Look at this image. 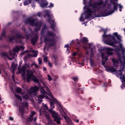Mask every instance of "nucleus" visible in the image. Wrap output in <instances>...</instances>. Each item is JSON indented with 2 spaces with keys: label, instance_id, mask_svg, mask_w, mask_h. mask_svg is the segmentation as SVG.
<instances>
[{
  "label": "nucleus",
  "instance_id": "nucleus-1",
  "mask_svg": "<svg viewBox=\"0 0 125 125\" xmlns=\"http://www.w3.org/2000/svg\"><path fill=\"white\" fill-rule=\"evenodd\" d=\"M83 1L85 6L83 7L84 13L82 14L80 18L81 22H83L85 19H89L92 14L96 13L98 10V6L95 4L96 2L92 3V0H83Z\"/></svg>",
  "mask_w": 125,
  "mask_h": 125
},
{
  "label": "nucleus",
  "instance_id": "nucleus-2",
  "mask_svg": "<svg viewBox=\"0 0 125 125\" xmlns=\"http://www.w3.org/2000/svg\"><path fill=\"white\" fill-rule=\"evenodd\" d=\"M46 36L52 38L51 39L47 38V37L44 38V42H45L44 49L45 48L49 49L50 47H52V46H54V45H55L56 40L54 39V37H56V35L53 32L48 31H47Z\"/></svg>",
  "mask_w": 125,
  "mask_h": 125
},
{
  "label": "nucleus",
  "instance_id": "nucleus-3",
  "mask_svg": "<svg viewBox=\"0 0 125 125\" xmlns=\"http://www.w3.org/2000/svg\"><path fill=\"white\" fill-rule=\"evenodd\" d=\"M24 23L26 25L30 24L32 27H36L34 28V32H36V33H38L39 30H41V27H42V23L38 21V19H31V18H29L24 21Z\"/></svg>",
  "mask_w": 125,
  "mask_h": 125
},
{
  "label": "nucleus",
  "instance_id": "nucleus-4",
  "mask_svg": "<svg viewBox=\"0 0 125 125\" xmlns=\"http://www.w3.org/2000/svg\"><path fill=\"white\" fill-rule=\"evenodd\" d=\"M52 99H50V101L49 102L50 103V106L51 107V108L50 110H52V111H53V109H54L55 105L54 103H56V104H58L59 107L61 108V109H63V105L61 104V103L59 102V101H57V99L54 98L53 97V95H52V94H50L49 95Z\"/></svg>",
  "mask_w": 125,
  "mask_h": 125
},
{
  "label": "nucleus",
  "instance_id": "nucleus-5",
  "mask_svg": "<svg viewBox=\"0 0 125 125\" xmlns=\"http://www.w3.org/2000/svg\"><path fill=\"white\" fill-rule=\"evenodd\" d=\"M118 41L114 36L111 35L107 40L105 41L104 43L107 45H111L115 48H118V46L115 45V43H118Z\"/></svg>",
  "mask_w": 125,
  "mask_h": 125
},
{
  "label": "nucleus",
  "instance_id": "nucleus-6",
  "mask_svg": "<svg viewBox=\"0 0 125 125\" xmlns=\"http://www.w3.org/2000/svg\"><path fill=\"white\" fill-rule=\"evenodd\" d=\"M45 16H47V17H48V21L49 22L50 24V26L52 30H53L54 32H55V26H56V23H55V21L54 20H51V16H50V14H49V12L48 11H47L45 13Z\"/></svg>",
  "mask_w": 125,
  "mask_h": 125
},
{
  "label": "nucleus",
  "instance_id": "nucleus-7",
  "mask_svg": "<svg viewBox=\"0 0 125 125\" xmlns=\"http://www.w3.org/2000/svg\"><path fill=\"white\" fill-rule=\"evenodd\" d=\"M110 3L113 4V10H112L109 13H105L103 16L105 17V16H108V15H110V14H112L115 12V11H117L118 10V3L115 2V0H109Z\"/></svg>",
  "mask_w": 125,
  "mask_h": 125
},
{
  "label": "nucleus",
  "instance_id": "nucleus-8",
  "mask_svg": "<svg viewBox=\"0 0 125 125\" xmlns=\"http://www.w3.org/2000/svg\"><path fill=\"white\" fill-rule=\"evenodd\" d=\"M102 31L104 32V34L103 35V41L105 43V41H107V40H108L109 38V37H110L112 35H111L110 34L109 35L106 34L108 32V30L107 29H104L102 28Z\"/></svg>",
  "mask_w": 125,
  "mask_h": 125
},
{
  "label": "nucleus",
  "instance_id": "nucleus-9",
  "mask_svg": "<svg viewBox=\"0 0 125 125\" xmlns=\"http://www.w3.org/2000/svg\"><path fill=\"white\" fill-rule=\"evenodd\" d=\"M26 79H37V77L34 75V72L29 69L26 71Z\"/></svg>",
  "mask_w": 125,
  "mask_h": 125
},
{
  "label": "nucleus",
  "instance_id": "nucleus-10",
  "mask_svg": "<svg viewBox=\"0 0 125 125\" xmlns=\"http://www.w3.org/2000/svg\"><path fill=\"white\" fill-rule=\"evenodd\" d=\"M19 74H21V77H24L26 75V66L23 65L21 67H19L18 68Z\"/></svg>",
  "mask_w": 125,
  "mask_h": 125
},
{
  "label": "nucleus",
  "instance_id": "nucleus-11",
  "mask_svg": "<svg viewBox=\"0 0 125 125\" xmlns=\"http://www.w3.org/2000/svg\"><path fill=\"white\" fill-rule=\"evenodd\" d=\"M39 40V36L37 34H35V37H32L30 40V42H31V43H32L33 45H35L36 44V42H38Z\"/></svg>",
  "mask_w": 125,
  "mask_h": 125
},
{
  "label": "nucleus",
  "instance_id": "nucleus-12",
  "mask_svg": "<svg viewBox=\"0 0 125 125\" xmlns=\"http://www.w3.org/2000/svg\"><path fill=\"white\" fill-rule=\"evenodd\" d=\"M123 69L118 71L117 72V73L116 74V75L117 77H118V78H119V77H120V79H125V75H123Z\"/></svg>",
  "mask_w": 125,
  "mask_h": 125
},
{
  "label": "nucleus",
  "instance_id": "nucleus-13",
  "mask_svg": "<svg viewBox=\"0 0 125 125\" xmlns=\"http://www.w3.org/2000/svg\"><path fill=\"white\" fill-rule=\"evenodd\" d=\"M25 47H24L23 46H20L19 47L16 46L13 49L14 52H16L17 53H18L21 49L22 50H23L24 49Z\"/></svg>",
  "mask_w": 125,
  "mask_h": 125
},
{
  "label": "nucleus",
  "instance_id": "nucleus-14",
  "mask_svg": "<svg viewBox=\"0 0 125 125\" xmlns=\"http://www.w3.org/2000/svg\"><path fill=\"white\" fill-rule=\"evenodd\" d=\"M114 51H115V52H116V53L117 54V56L118 57V60H119V61L121 62L122 61V57L121 56V52H120V51H121L120 49H118V48H115Z\"/></svg>",
  "mask_w": 125,
  "mask_h": 125
},
{
  "label": "nucleus",
  "instance_id": "nucleus-15",
  "mask_svg": "<svg viewBox=\"0 0 125 125\" xmlns=\"http://www.w3.org/2000/svg\"><path fill=\"white\" fill-rule=\"evenodd\" d=\"M39 91V87L38 86H34L33 87H31L30 88V92L31 93H37Z\"/></svg>",
  "mask_w": 125,
  "mask_h": 125
},
{
  "label": "nucleus",
  "instance_id": "nucleus-16",
  "mask_svg": "<svg viewBox=\"0 0 125 125\" xmlns=\"http://www.w3.org/2000/svg\"><path fill=\"white\" fill-rule=\"evenodd\" d=\"M7 36H6V31H5V29L3 28L2 30V33L1 35L0 36V41H2V38H6Z\"/></svg>",
  "mask_w": 125,
  "mask_h": 125
},
{
  "label": "nucleus",
  "instance_id": "nucleus-17",
  "mask_svg": "<svg viewBox=\"0 0 125 125\" xmlns=\"http://www.w3.org/2000/svg\"><path fill=\"white\" fill-rule=\"evenodd\" d=\"M96 6H98V9H99V7L101 6V5H104V6H106V3H104L103 1H100V2H95V3Z\"/></svg>",
  "mask_w": 125,
  "mask_h": 125
},
{
  "label": "nucleus",
  "instance_id": "nucleus-18",
  "mask_svg": "<svg viewBox=\"0 0 125 125\" xmlns=\"http://www.w3.org/2000/svg\"><path fill=\"white\" fill-rule=\"evenodd\" d=\"M48 111L50 112L51 116L54 118V119L58 116V113L57 112H55V111L52 110V109H49Z\"/></svg>",
  "mask_w": 125,
  "mask_h": 125
},
{
  "label": "nucleus",
  "instance_id": "nucleus-19",
  "mask_svg": "<svg viewBox=\"0 0 125 125\" xmlns=\"http://www.w3.org/2000/svg\"><path fill=\"white\" fill-rule=\"evenodd\" d=\"M107 72H111V73H115L117 72V69L114 68V67H108L106 68Z\"/></svg>",
  "mask_w": 125,
  "mask_h": 125
},
{
  "label": "nucleus",
  "instance_id": "nucleus-20",
  "mask_svg": "<svg viewBox=\"0 0 125 125\" xmlns=\"http://www.w3.org/2000/svg\"><path fill=\"white\" fill-rule=\"evenodd\" d=\"M54 121L55 122H56V123H57L58 125H61V122H60V121H61V118H60V116H59V115L55 117L54 118Z\"/></svg>",
  "mask_w": 125,
  "mask_h": 125
},
{
  "label": "nucleus",
  "instance_id": "nucleus-21",
  "mask_svg": "<svg viewBox=\"0 0 125 125\" xmlns=\"http://www.w3.org/2000/svg\"><path fill=\"white\" fill-rule=\"evenodd\" d=\"M31 80H32L34 83H39L40 84L41 82H40V80H39V79H27V82L30 83L31 82Z\"/></svg>",
  "mask_w": 125,
  "mask_h": 125
},
{
  "label": "nucleus",
  "instance_id": "nucleus-22",
  "mask_svg": "<svg viewBox=\"0 0 125 125\" xmlns=\"http://www.w3.org/2000/svg\"><path fill=\"white\" fill-rule=\"evenodd\" d=\"M36 114H37V113L34 111L31 112V115H30L29 118H28L29 122H32V121L34 120L33 117L35 115H36Z\"/></svg>",
  "mask_w": 125,
  "mask_h": 125
},
{
  "label": "nucleus",
  "instance_id": "nucleus-23",
  "mask_svg": "<svg viewBox=\"0 0 125 125\" xmlns=\"http://www.w3.org/2000/svg\"><path fill=\"white\" fill-rule=\"evenodd\" d=\"M119 48L118 47V49H120V51H121L122 54H125V48L123 47V44L120 43Z\"/></svg>",
  "mask_w": 125,
  "mask_h": 125
},
{
  "label": "nucleus",
  "instance_id": "nucleus-24",
  "mask_svg": "<svg viewBox=\"0 0 125 125\" xmlns=\"http://www.w3.org/2000/svg\"><path fill=\"white\" fill-rule=\"evenodd\" d=\"M106 50L107 54H108V55H110V56H112V55H113V53L111 52L113 51V49L111 48H107Z\"/></svg>",
  "mask_w": 125,
  "mask_h": 125
},
{
  "label": "nucleus",
  "instance_id": "nucleus-25",
  "mask_svg": "<svg viewBox=\"0 0 125 125\" xmlns=\"http://www.w3.org/2000/svg\"><path fill=\"white\" fill-rule=\"evenodd\" d=\"M20 112H21L22 116L24 115V112L25 111V107L24 106L20 107Z\"/></svg>",
  "mask_w": 125,
  "mask_h": 125
},
{
  "label": "nucleus",
  "instance_id": "nucleus-26",
  "mask_svg": "<svg viewBox=\"0 0 125 125\" xmlns=\"http://www.w3.org/2000/svg\"><path fill=\"white\" fill-rule=\"evenodd\" d=\"M81 42L83 43H85V42H88V39L86 38V37H83L81 40Z\"/></svg>",
  "mask_w": 125,
  "mask_h": 125
},
{
  "label": "nucleus",
  "instance_id": "nucleus-27",
  "mask_svg": "<svg viewBox=\"0 0 125 125\" xmlns=\"http://www.w3.org/2000/svg\"><path fill=\"white\" fill-rule=\"evenodd\" d=\"M74 86H75V89H76V90H80V89H81V88H80V87L82 86V85L81 84L74 83Z\"/></svg>",
  "mask_w": 125,
  "mask_h": 125
},
{
  "label": "nucleus",
  "instance_id": "nucleus-28",
  "mask_svg": "<svg viewBox=\"0 0 125 125\" xmlns=\"http://www.w3.org/2000/svg\"><path fill=\"white\" fill-rule=\"evenodd\" d=\"M47 5H48V2H46L45 3H40V6L41 7H42V8L47 7Z\"/></svg>",
  "mask_w": 125,
  "mask_h": 125
},
{
  "label": "nucleus",
  "instance_id": "nucleus-29",
  "mask_svg": "<svg viewBox=\"0 0 125 125\" xmlns=\"http://www.w3.org/2000/svg\"><path fill=\"white\" fill-rule=\"evenodd\" d=\"M16 67H17V64L12 63L11 65V69L13 71V73H14V72H15V70L16 69Z\"/></svg>",
  "mask_w": 125,
  "mask_h": 125
},
{
  "label": "nucleus",
  "instance_id": "nucleus-30",
  "mask_svg": "<svg viewBox=\"0 0 125 125\" xmlns=\"http://www.w3.org/2000/svg\"><path fill=\"white\" fill-rule=\"evenodd\" d=\"M101 55L103 61L106 62L107 60H108V57L105 56V54H104V53H102Z\"/></svg>",
  "mask_w": 125,
  "mask_h": 125
},
{
  "label": "nucleus",
  "instance_id": "nucleus-31",
  "mask_svg": "<svg viewBox=\"0 0 125 125\" xmlns=\"http://www.w3.org/2000/svg\"><path fill=\"white\" fill-rule=\"evenodd\" d=\"M112 36H114L115 38L117 37V39L118 40V41H121V38L122 37H120L117 32L113 33V35Z\"/></svg>",
  "mask_w": 125,
  "mask_h": 125
},
{
  "label": "nucleus",
  "instance_id": "nucleus-32",
  "mask_svg": "<svg viewBox=\"0 0 125 125\" xmlns=\"http://www.w3.org/2000/svg\"><path fill=\"white\" fill-rule=\"evenodd\" d=\"M17 39L19 40H21V39H25V37L22 36L21 34H16V36Z\"/></svg>",
  "mask_w": 125,
  "mask_h": 125
},
{
  "label": "nucleus",
  "instance_id": "nucleus-33",
  "mask_svg": "<svg viewBox=\"0 0 125 125\" xmlns=\"http://www.w3.org/2000/svg\"><path fill=\"white\" fill-rule=\"evenodd\" d=\"M110 83H111V80H108V82H105L104 83L103 86L104 87H107V86H109V85H110Z\"/></svg>",
  "mask_w": 125,
  "mask_h": 125
},
{
  "label": "nucleus",
  "instance_id": "nucleus-34",
  "mask_svg": "<svg viewBox=\"0 0 125 125\" xmlns=\"http://www.w3.org/2000/svg\"><path fill=\"white\" fill-rule=\"evenodd\" d=\"M31 2H32V0H26L24 2L23 4L24 5H29Z\"/></svg>",
  "mask_w": 125,
  "mask_h": 125
},
{
  "label": "nucleus",
  "instance_id": "nucleus-35",
  "mask_svg": "<svg viewBox=\"0 0 125 125\" xmlns=\"http://www.w3.org/2000/svg\"><path fill=\"white\" fill-rule=\"evenodd\" d=\"M19 33H20L19 31L15 29H14L11 31V34H12V35H17V34H19Z\"/></svg>",
  "mask_w": 125,
  "mask_h": 125
},
{
  "label": "nucleus",
  "instance_id": "nucleus-36",
  "mask_svg": "<svg viewBox=\"0 0 125 125\" xmlns=\"http://www.w3.org/2000/svg\"><path fill=\"white\" fill-rule=\"evenodd\" d=\"M15 39H16V37L12 36V37H10L9 38V41L10 42H13V41H14V40H15Z\"/></svg>",
  "mask_w": 125,
  "mask_h": 125
},
{
  "label": "nucleus",
  "instance_id": "nucleus-37",
  "mask_svg": "<svg viewBox=\"0 0 125 125\" xmlns=\"http://www.w3.org/2000/svg\"><path fill=\"white\" fill-rule=\"evenodd\" d=\"M122 85L121 86V88H124L125 87V79H123L122 80Z\"/></svg>",
  "mask_w": 125,
  "mask_h": 125
},
{
  "label": "nucleus",
  "instance_id": "nucleus-38",
  "mask_svg": "<svg viewBox=\"0 0 125 125\" xmlns=\"http://www.w3.org/2000/svg\"><path fill=\"white\" fill-rule=\"evenodd\" d=\"M15 96L17 99H19L21 102H22V98H21L19 95L15 94Z\"/></svg>",
  "mask_w": 125,
  "mask_h": 125
},
{
  "label": "nucleus",
  "instance_id": "nucleus-39",
  "mask_svg": "<svg viewBox=\"0 0 125 125\" xmlns=\"http://www.w3.org/2000/svg\"><path fill=\"white\" fill-rule=\"evenodd\" d=\"M31 37H32V33H29L26 34L25 35V38L26 40H29L30 39V38H31Z\"/></svg>",
  "mask_w": 125,
  "mask_h": 125
},
{
  "label": "nucleus",
  "instance_id": "nucleus-40",
  "mask_svg": "<svg viewBox=\"0 0 125 125\" xmlns=\"http://www.w3.org/2000/svg\"><path fill=\"white\" fill-rule=\"evenodd\" d=\"M0 55L2 57H8V55L7 54H6V53L3 52L2 53H1Z\"/></svg>",
  "mask_w": 125,
  "mask_h": 125
},
{
  "label": "nucleus",
  "instance_id": "nucleus-41",
  "mask_svg": "<svg viewBox=\"0 0 125 125\" xmlns=\"http://www.w3.org/2000/svg\"><path fill=\"white\" fill-rule=\"evenodd\" d=\"M52 58H53L54 59V61H56H56L57 60V59L58 58V56H57V55L53 54Z\"/></svg>",
  "mask_w": 125,
  "mask_h": 125
},
{
  "label": "nucleus",
  "instance_id": "nucleus-42",
  "mask_svg": "<svg viewBox=\"0 0 125 125\" xmlns=\"http://www.w3.org/2000/svg\"><path fill=\"white\" fill-rule=\"evenodd\" d=\"M112 61L114 65H115V64H116V63H118L119 62V61L118 60L114 58L112 59Z\"/></svg>",
  "mask_w": 125,
  "mask_h": 125
},
{
  "label": "nucleus",
  "instance_id": "nucleus-43",
  "mask_svg": "<svg viewBox=\"0 0 125 125\" xmlns=\"http://www.w3.org/2000/svg\"><path fill=\"white\" fill-rule=\"evenodd\" d=\"M89 60L91 66H94V61H93V59H90Z\"/></svg>",
  "mask_w": 125,
  "mask_h": 125
},
{
  "label": "nucleus",
  "instance_id": "nucleus-44",
  "mask_svg": "<svg viewBox=\"0 0 125 125\" xmlns=\"http://www.w3.org/2000/svg\"><path fill=\"white\" fill-rule=\"evenodd\" d=\"M44 98V95L41 94L39 95L38 97V99H43Z\"/></svg>",
  "mask_w": 125,
  "mask_h": 125
},
{
  "label": "nucleus",
  "instance_id": "nucleus-45",
  "mask_svg": "<svg viewBox=\"0 0 125 125\" xmlns=\"http://www.w3.org/2000/svg\"><path fill=\"white\" fill-rule=\"evenodd\" d=\"M38 61L39 65H42V58H39L38 59Z\"/></svg>",
  "mask_w": 125,
  "mask_h": 125
},
{
  "label": "nucleus",
  "instance_id": "nucleus-46",
  "mask_svg": "<svg viewBox=\"0 0 125 125\" xmlns=\"http://www.w3.org/2000/svg\"><path fill=\"white\" fill-rule=\"evenodd\" d=\"M41 93H42V94H45L46 93V91L44 90L43 88H42L41 90Z\"/></svg>",
  "mask_w": 125,
  "mask_h": 125
},
{
  "label": "nucleus",
  "instance_id": "nucleus-47",
  "mask_svg": "<svg viewBox=\"0 0 125 125\" xmlns=\"http://www.w3.org/2000/svg\"><path fill=\"white\" fill-rule=\"evenodd\" d=\"M118 5H119V11L121 12L122 11V9H123V6H122L121 4H117V6Z\"/></svg>",
  "mask_w": 125,
  "mask_h": 125
},
{
  "label": "nucleus",
  "instance_id": "nucleus-48",
  "mask_svg": "<svg viewBox=\"0 0 125 125\" xmlns=\"http://www.w3.org/2000/svg\"><path fill=\"white\" fill-rule=\"evenodd\" d=\"M29 52H35L34 50L30 51L29 50H26V51H24L25 53H29Z\"/></svg>",
  "mask_w": 125,
  "mask_h": 125
},
{
  "label": "nucleus",
  "instance_id": "nucleus-49",
  "mask_svg": "<svg viewBox=\"0 0 125 125\" xmlns=\"http://www.w3.org/2000/svg\"><path fill=\"white\" fill-rule=\"evenodd\" d=\"M23 98H24V99H26V100H27V99H29V97L28 95H24L23 96Z\"/></svg>",
  "mask_w": 125,
  "mask_h": 125
},
{
  "label": "nucleus",
  "instance_id": "nucleus-50",
  "mask_svg": "<svg viewBox=\"0 0 125 125\" xmlns=\"http://www.w3.org/2000/svg\"><path fill=\"white\" fill-rule=\"evenodd\" d=\"M53 6H54V4H53L52 2H51L50 3L49 6L48 7H49V8H51V7H53Z\"/></svg>",
  "mask_w": 125,
  "mask_h": 125
},
{
  "label": "nucleus",
  "instance_id": "nucleus-51",
  "mask_svg": "<svg viewBox=\"0 0 125 125\" xmlns=\"http://www.w3.org/2000/svg\"><path fill=\"white\" fill-rule=\"evenodd\" d=\"M34 54H33V57H37L38 56V52H36L34 51Z\"/></svg>",
  "mask_w": 125,
  "mask_h": 125
},
{
  "label": "nucleus",
  "instance_id": "nucleus-52",
  "mask_svg": "<svg viewBox=\"0 0 125 125\" xmlns=\"http://www.w3.org/2000/svg\"><path fill=\"white\" fill-rule=\"evenodd\" d=\"M105 63H106V61L102 60V65H103V66H104V67H105V68H106V66H105Z\"/></svg>",
  "mask_w": 125,
  "mask_h": 125
},
{
  "label": "nucleus",
  "instance_id": "nucleus-53",
  "mask_svg": "<svg viewBox=\"0 0 125 125\" xmlns=\"http://www.w3.org/2000/svg\"><path fill=\"white\" fill-rule=\"evenodd\" d=\"M46 29V27H44V28H43L42 29V34H44V31H45V29Z\"/></svg>",
  "mask_w": 125,
  "mask_h": 125
},
{
  "label": "nucleus",
  "instance_id": "nucleus-54",
  "mask_svg": "<svg viewBox=\"0 0 125 125\" xmlns=\"http://www.w3.org/2000/svg\"><path fill=\"white\" fill-rule=\"evenodd\" d=\"M93 58V53H91L90 55V59H92Z\"/></svg>",
  "mask_w": 125,
  "mask_h": 125
},
{
  "label": "nucleus",
  "instance_id": "nucleus-55",
  "mask_svg": "<svg viewBox=\"0 0 125 125\" xmlns=\"http://www.w3.org/2000/svg\"><path fill=\"white\" fill-rule=\"evenodd\" d=\"M48 65L51 68H52V63L50 62H48Z\"/></svg>",
  "mask_w": 125,
  "mask_h": 125
},
{
  "label": "nucleus",
  "instance_id": "nucleus-56",
  "mask_svg": "<svg viewBox=\"0 0 125 125\" xmlns=\"http://www.w3.org/2000/svg\"><path fill=\"white\" fill-rule=\"evenodd\" d=\"M21 90H22V89L21 88H17V91H18V92H21Z\"/></svg>",
  "mask_w": 125,
  "mask_h": 125
},
{
  "label": "nucleus",
  "instance_id": "nucleus-57",
  "mask_svg": "<svg viewBox=\"0 0 125 125\" xmlns=\"http://www.w3.org/2000/svg\"><path fill=\"white\" fill-rule=\"evenodd\" d=\"M77 55V52H74L72 53V56L75 57Z\"/></svg>",
  "mask_w": 125,
  "mask_h": 125
},
{
  "label": "nucleus",
  "instance_id": "nucleus-58",
  "mask_svg": "<svg viewBox=\"0 0 125 125\" xmlns=\"http://www.w3.org/2000/svg\"><path fill=\"white\" fill-rule=\"evenodd\" d=\"M29 56H31V55L30 54H28L27 56H24V59H28V57H29Z\"/></svg>",
  "mask_w": 125,
  "mask_h": 125
},
{
  "label": "nucleus",
  "instance_id": "nucleus-59",
  "mask_svg": "<svg viewBox=\"0 0 125 125\" xmlns=\"http://www.w3.org/2000/svg\"><path fill=\"white\" fill-rule=\"evenodd\" d=\"M47 57H45L43 59V61H45V62H47Z\"/></svg>",
  "mask_w": 125,
  "mask_h": 125
},
{
  "label": "nucleus",
  "instance_id": "nucleus-60",
  "mask_svg": "<svg viewBox=\"0 0 125 125\" xmlns=\"http://www.w3.org/2000/svg\"><path fill=\"white\" fill-rule=\"evenodd\" d=\"M38 17H42V13L39 12L38 13Z\"/></svg>",
  "mask_w": 125,
  "mask_h": 125
},
{
  "label": "nucleus",
  "instance_id": "nucleus-61",
  "mask_svg": "<svg viewBox=\"0 0 125 125\" xmlns=\"http://www.w3.org/2000/svg\"><path fill=\"white\" fill-rule=\"evenodd\" d=\"M24 106H25L26 108H27L29 106V105L28 104V103H25Z\"/></svg>",
  "mask_w": 125,
  "mask_h": 125
},
{
  "label": "nucleus",
  "instance_id": "nucleus-62",
  "mask_svg": "<svg viewBox=\"0 0 125 125\" xmlns=\"http://www.w3.org/2000/svg\"><path fill=\"white\" fill-rule=\"evenodd\" d=\"M87 44H88L89 47H91L92 46V43H87Z\"/></svg>",
  "mask_w": 125,
  "mask_h": 125
},
{
  "label": "nucleus",
  "instance_id": "nucleus-63",
  "mask_svg": "<svg viewBox=\"0 0 125 125\" xmlns=\"http://www.w3.org/2000/svg\"><path fill=\"white\" fill-rule=\"evenodd\" d=\"M9 120H10V121H13L14 119H13V117H10Z\"/></svg>",
  "mask_w": 125,
  "mask_h": 125
},
{
  "label": "nucleus",
  "instance_id": "nucleus-64",
  "mask_svg": "<svg viewBox=\"0 0 125 125\" xmlns=\"http://www.w3.org/2000/svg\"><path fill=\"white\" fill-rule=\"evenodd\" d=\"M79 119H75V120H74V122L75 123H79Z\"/></svg>",
  "mask_w": 125,
  "mask_h": 125
}]
</instances>
